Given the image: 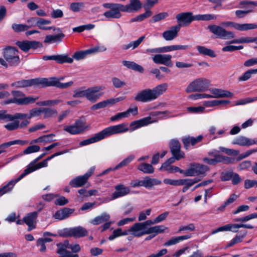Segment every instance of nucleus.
I'll use <instances>...</instances> for the list:
<instances>
[{
	"label": "nucleus",
	"mask_w": 257,
	"mask_h": 257,
	"mask_svg": "<svg viewBox=\"0 0 257 257\" xmlns=\"http://www.w3.org/2000/svg\"><path fill=\"white\" fill-rule=\"evenodd\" d=\"M208 28L212 33L218 38L230 39L233 38L235 36L234 34L232 32L226 31L222 27L216 25H209Z\"/></svg>",
	"instance_id": "11"
},
{
	"label": "nucleus",
	"mask_w": 257,
	"mask_h": 257,
	"mask_svg": "<svg viewBox=\"0 0 257 257\" xmlns=\"http://www.w3.org/2000/svg\"><path fill=\"white\" fill-rule=\"evenodd\" d=\"M57 35H49L46 36L44 43H53L57 42H60L65 37V34L62 32H58Z\"/></svg>",
	"instance_id": "32"
},
{
	"label": "nucleus",
	"mask_w": 257,
	"mask_h": 257,
	"mask_svg": "<svg viewBox=\"0 0 257 257\" xmlns=\"http://www.w3.org/2000/svg\"><path fill=\"white\" fill-rule=\"evenodd\" d=\"M74 211V209L64 208L56 211L53 216L56 219L63 220L68 218Z\"/></svg>",
	"instance_id": "28"
},
{
	"label": "nucleus",
	"mask_w": 257,
	"mask_h": 257,
	"mask_svg": "<svg viewBox=\"0 0 257 257\" xmlns=\"http://www.w3.org/2000/svg\"><path fill=\"white\" fill-rule=\"evenodd\" d=\"M43 78H37L31 79H22L15 81L11 86L15 88H21L34 86L43 87Z\"/></svg>",
	"instance_id": "9"
},
{
	"label": "nucleus",
	"mask_w": 257,
	"mask_h": 257,
	"mask_svg": "<svg viewBox=\"0 0 257 257\" xmlns=\"http://www.w3.org/2000/svg\"><path fill=\"white\" fill-rule=\"evenodd\" d=\"M104 86H95L87 88L86 99L91 102H95L104 94L101 92L105 89Z\"/></svg>",
	"instance_id": "13"
},
{
	"label": "nucleus",
	"mask_w": 257,
	"mask_h": 257,
	"mask_svg": "<svg viewBox=\"0 0 257 257\" xmlns=\"http://www.w3.org/2000/svg\"><path fill=\"white\" fill-rule=\"evenodd\" d=\"M169 147L172 155L175 157L177 160L184 158V153L181 151L180 144L177 140H172L169 143Z\"/></svg>",
	"instance_id": "19"
},
{
	"label": "nucleus",
	"mask_w": 257,
	"mask_h": 257,
	"mask_svg": "<svg viewBox=\"0 0 257 257\" xmlns=\"http://www.w3.org/2000/svg\"><path fill=\"white\" fill-rule=\"evenodd\" d=\"M90 127V124H86L85 121L78 119L73 124L65 126L64 130L71 135H77L88 130Z\"/></svg>",
	"instance_id": "6"
},
{
	"label": "nucleus",
	"mask_w": 257,
	"mask_h": 257,
	"mask_svg": "<svg viewBox=\"0 0 257 257\" xmlns=\"http://www.w3.org/2000/svg\"><path fill=\"white\" fill-rule=\"evenodd\" d=\"M87 89H84L83 87H81L77 89L74 91V93L72 95L73 97H86V98Z\"/></svg>",
	"instance_id": "59"
},
{
	"label": "nucleus",
	"mask_w": 257,
	"mask_h": 257,
	"mask_svg": "<svg viewBox=\"0 0 257 257\" xmlns=\"http://www.w3.org/2000/svg\"><path fill=\"white\" fill-rule=\"evenodd\" d=\"M217 16L213 14H198L195 15V21H210L216 20Z\"/></svg>",
	"instance_id": "48"
},
{
	"label": "nucleus",
	"mask_w": 257,
	"mask_h": 257,
	"mask_svg": "<svg viewBox=\"0 0 257 257\" xmlns=\"http://www.w3.org/2000/svg\"><path fill=\"white\" fill-rule=\"evenodd\" d=\"M0 120L6 121L13 120V115L8 113L6 110H0Z\"/></svg>",
	"instance_id": "64"
},
{
	"label": "nucleus",
	"mask_w": 257,
	"mask_h": 257,
	"mask_svg": "<svg viewBox=\"0 0 257 257\" xmlns=\"http://www.w3.org/2000/svg\"><path fill=\"white\" fill-rule=\"evenodd\" d=\"M90 55L89 49L75 52L73 55V58L76 60L84 59L87 55Z\"/></svg>",
	"instance_id": "55"
},
{
	"label": "nucleus",
	"mask_w": 257,
	"mask_h": 257,
	"mask_svg": "<svg viewBox=\"0 0 257 257\" xmlns=\"http://www.w3.org/2000/svg\"><path fill=\"white\" fill-rule=\"evenodd\" d=\"M51 23V21L48 20H45L42 18H39L36 22V25L38 26L40 29L42 30H51L53 29L54 31L60 32L61 29L59 28H56L55 27H46L45 25H49Z\"/></svg>",
	"instance_id": "30"
},
{
	"label": "nucleus",
	"mask_w": 257,
	"mask_h": 257,
	"mask_svg": "<svg viewBox=\"0 0 257 257\" xmlns=\"http://www.w3.org/2000/svg\"><path fill=\"white\" fill-rule=\"evenodd\" d=\"M84 7V4L82 2L72 3L70 5V9L74 12H78Z\"/></svg>",
	"instance_id": "58"
},
{
	"label": "nucleus",
	"mask_w": 257,
	"mask_h": 257,
	"mask_svg": "<svg viewBox=\"0 0 257 257\" xmlns=\"http://www.w3.org/2000/svg\"><path fill=\"white\" fill-rule=\"evenodd\" d=\"M209 170L207 166L198 163L191 164L189 168L185 170V176H204Z\"/></svg>",
	"instance_id": "10"
},
{
	"label": "nucleus",
	"mask_w": 257,
	"mask_h": 257,
	"mask_svg": "<svg viewBox=\"0 0 257 257\" xmlns=\"http://www.w3.org/2000/svg\"><path fill=\"white\" fill-rule=\"evenodd\" d=\"M168 228L164 225H157L149 228L147 227V234L155 233V235L164 232Z\"/></svg>",
	"instance_id": "45"
},
{
	"label": "nucleus",
	"mask_w": 257,
	"mask_h": 257,
	"mask_svg": "<svg viewBox=\"0 0 257 257\" xmlns=\"http://www.w3.org/2000/svg\"><path fill=\"white\" fill-rule=\"evenodd\" d=\"M257 73V69H250L244 72L241 76H240L238 80L239 81H245L248 80L253 74Z\"/></svg>",
	"instance_id": "54"
},
{
	"label": "nucleus",
	"mask_w": 257,
	"mask_h": 257,
	"mask_svg": "<svg viewBox=\"0 0 257 257\" xmlns=\"http://www.w3.org/2000/svg\"><path fill=\"white\" fill-rule=\"evenodd\" d=\"M209 91L212 94L213 98H231L233 96L232 93L222 89L212 88Z\"/></svg>",
	"instance_id": "23"
},
{
	"label": "nucleus",
	"mask_w": 257,
	"mask_h": 257,
	"mask_svg": "<svg viewBox=\"0 0 257 257\" xmlns=\"http://www.w3.org/2000/svg\"><path fill=\"white\" fill-rule=\"evenodd\" d=\"M62 102L61 99H57L54 100H47L44 101H38L36 103L39 106H55Z\"/></svg>",
	"instance_id": "51"
},
{
	"label": "nucleus",
	"mask_w": 257,
	"mask_h": 257,
	"mask_svg": "<svg viewBox=\"0 0 257 257\" xmlns=\"http://www.w3.org/2000/svg\"><path fill=\"white\" fill-rule=\"evenodd\" d=\"M72 233L73 237L80 238L86 235L87 233V231L82 226H78L72 228Z\"/></svg>",
	"instance_id": "42"
},
{
	"label": "nucleus",
	"mask_w": 257,
	"mask_h": 257,
	"mask_svg": "<svg viewBox=\"0 0 257 257\" xmlns=\"http://www.w3.org/2000/svg\"><path fill=\"white\" fill-rule=\"evenodd\" d=\"M12 28L15 32L19 33L28 30L30 27L24 24H13L12 26Z\"/></svg>",
	"instance_id": "56"
},
{
	"label": "nucleus",
	"mask_w": 257,
	"mask_h": 257,
	"mask_svg": "<svg viewBox=\"0 0 257 257\" xmlns=\"http://www.w3.org/2000/svg\"><path fill=\"white\" fill-rule=\"evenodd\" d=\"M179 30V26H173L169 30L164 31L162 34V36L166 41H172L177 37Z\"/></svg>",
	"instance_id": "27"
},
{
	"label": "nucleus",
	"mask_w": 257,
	"mask_h": 257,
	"mask_svg": "<svg viewBox=\"0 0 257 257\" xmlns=\"http://www.w3.org/2000/svg\"><path fill=\"white\" fill-rule=\"evenodd\" d=\"M106 47L102 45H97L89 49L90 54L104 52L106 50Z\"/></svg>",
	"instance_id": "60"
},
{
	"label": "nucleus",
	"mask_w": 257,
	"mask_h": 257,
	"mask_svg": "<svg viewBox=\"0 0 257 257\" xmlns=\"http://www.w3.org/2000/svg\"><path fill=\"white\" fill-rule=\"evenodd\" d=\"M40 159L38 157L33 161H32L27 167L26 169L22 173L24 176L29 174V171L34 168L37 164V162L40 160Z\"/></svg>",
	"instance_id": "61"
},
{
	"label": "nucleus",
	"mask_w": 257,
	"mask_h": 257,
	"mask_svg": "<svg viewBox=\"0 0 257 257\" xmlns=\"http://www.w3.org/2000/svg\"><path fill=\"white\" fill-rule=\"evenodd\" d=\"M41 148L39 146L37 145H32L29 146L27 149H26L24 152L23 154L25 155L30 154L31 153H34L36 152H38L40 150Z\"/></svg>",
	"instance_id": "63"
},
{
	"label": "nucleus",
	"mask_w": 257,
	"mask_h": 257,
	"mask_svg": "<svg viewBox=\"0 0 257 257\" xmlns=\"http://www.w3.org/2000/svg\"><path fill=\"white\" fill-rule=\"evenodd\" d=\"M104 8L108 9L109 10L104 12L103 16L107 20H110L112 19H119L121 17L122 8L121 4L115 3H104L102 5Z\"/></svg>",
	"instance_id": "5"
},
{
	"label": "nucleus",
	"mask_w": 257,
	"mask_h": 257,
	"mask_svg": "<svg viewBox=\"0 0 257 257\" xmlns=\"http://www.w3.org/2000/svg\"><path fill=\"white\" fill-rule=\"evenodd\" d=\"M122 64L129 69L137 71L139 72L143 73L144 72L143 67L133 61H123Z\"/></svg>",
	"instance_id": "39"
},
{
	"label": "nucleus",
	"mask_w": 257,
	"mask_h": 257,
	"mask_svg": "<svg viewBox=\"0 0 257 257\" xmlns=\"http://www.w3.org/2000/svg\"><path fill=\"white\" fill-rule=\"evenodd\" d=\"M60 81V79L56 77L43 78V87L56 86L59 88L64 89L71 86L73 84V82L72 81L66 83H61Z\"/></svg>",
	"instance_id": "14"
},
{
	"label": "nucleus",
	"mask_w": 257,
	"mask_h": 257,
	"mask_svg": "<svg viewBox=\"0 0 257 257\" xmlns=\"http://www.w3.org/2000/svg\"><path fill=\"white\" fill-rule=\"evenodd\" d=\"M12 122L9 123L4 125V127L8 131H12L18 128H24L27 127L30 123L28 120H24L21 122L18 119H15Z\"/></svg>",
	"instance_id": "21"
},
{
	"label": "nucleus",
	"mask_w": 257,
	"mask_h": 257,
	"mask_svg": "<svg viewBox=\"0 0 257 257\" xmlns=\"http://www.w3.org/2000/svg\"><path fill=\"white\" fill-rule=\"evenodd\" d=\"M37 216L38 212L35 211L28 213L24 217V223L28 226V231H31L36 227L34 223L37 218Z\"/></svg>",
	"instance_id": "26"
},
{
	"label": "nucleus",
	"mask_w": 257,
	"mask_h": 257,
	"mask_svg": "<svg viewBox=\"0 0 257 257\" xmlns=\"http://www.w3.org/2000/svg\"><path fill=\"white\" fill-rule=\"evenodd\" d=\"M103 139L102 136L100 132L95 134L92 137L81 141L80 142L79 145L80 146H87L89 144L99 142Z\"/></svg>",
	"instance_id": "34"
},
{
	"label": "nucleus",
	"mask_w": 257,
	"mask_h": 257,
	"mask_svg": "<svg viewBox=\"0 0 257 257\" xmlns=\"http://www.w3.org/2000/svg\"><path fill=\"white\" fill-rule=\"evenodd\" d=\"M196 49L199 54L205 56H208L212 58L216 57V54L214 51L202 46H197Z\"/></svg>",
	"instance_id": "40"
},
{
	"label": "nucleus",
	"mask_w": 257,
	"mask_h": 257,
	"mask_svg": "<svg viewBox=\"0 0 257 257\" xmlns=\"http://www.w3.org/2000/svg\"><path fill=\"white\" fill-rule=\"evenodd\" d=\"M42 114L44 115V118H46L56 116L57 111L54 108L42 107Z\"/></svg>",
	"instance_id": "50"
},
{
	"label": "nucleus",
	"mask_w": 257,
	"mask_h": 257,
	"mask_svg": "<svg viewBox=\"0 0 257 257\" xmlns=\"http://www.w3.org/2000/svg\"><path fill=\"white\" fill-rule=\"evenodd\" d=\"M29 142L27 141L24 140H14L11 141L7 143H3L0 145V149H4L7 148L12 145H20L21 146H23L25 145L28 144Z\"/></svg>",
	"instance_id": "43"
},
{
	"label": "nucleus",
	"mask_w": 257,
	"mask_h": 257,
	"mask_svg": "<svg viewBox=\"0 0 257 257\" xmlns=\"http://www.w3.org/2000/svg\"><path fill=\"white\" fill-rule=\"evenodd\" d=\"M41 114H42V107L34 108L31 109L29 113H16L13 115V120L17 119L30 121L32 118L39 116Z\"/></svg>",
	"instance_id": "15"
},
{
	"label": "nucleus",
	"mask_w": 257,
	"mask_h": 257,
	"mask_svg": "<svg viewBox=\"0 0 257 257\" xmlns=\"http://www.w3.org/2000/svg\"><path fill=\"white\" fill-rule=\"evenodd\" d=\"M241 235L237 234L234 238H233L228 244V246H231L234 244L240 242L242 239L246 236L247 231L243 230L241 231Z\"/></svg>",
	"instance_id": "53"
},
{
	"label": "nucleus",
	"mask_w": 257,
	"mask_h": 257,
	"mask_svg": "<svg viewBox=\"0 0 257 257\" xmlns=\"http://www.w3.org/2000/svg\"><path fill=\"white\" fill-rule=\"evenodd\" d=\"M229 102V100L214 99L205 101L203 102V105L206 107H214L221 104H226Z\"/></svg>",
	"instance_id": "41"
},
{
	"label": "nucleus",
	"mask_w": 257,
	"mask_h": 257,
	"mask_svg": "<svg viewBox=\"0 0 257 257\" xmlns=\"http://www.w3.org/2000/svg\"><path fill=\"white\" fill-rule=\"evenodd\" d=\"M115 191L112 193L110 200L124 196L128 194L130 192L129 188L125 187L123 184H119L115 187Z\"/></svg>",
	"instance_id": "24"
},
{
	"label": "nucleus",
	"mask_w": 257,
	"mask_h": 257,
	"mask_svg": "<svg viewBox=\"0 0 257 257\" xmlns=\"http://www.w3.org/2000/svg\"><path fill=\"white\" fill-rule=\"evenodd\" d=\"M191 235H185L173 237L164 243V245L165 246H169L172 245L176 244L184 240L189 239L191 237Z\"/></svg>",
	"instance_id": "33"
},
{
	"label": "nucleus",
	"mask_w": 257,
	"mask_h": 257,
	"mask_svg": "<svg viewBox=\"0 0 257 257\" xmlns=\"http://www.w3.org/2000/svg\"><path fill=\"white\" fill-rule=\"evenodd\" d=\"M38 99V97H34L32 96L26 97L25 95L22 99H18V105H27L34 103Z\"/></svg>",
	"instance_id": "52"
},
{
	"label": "nucleus",
	"mask_w": 257,
	"mask_h": 257,
	"mask_svg": "<svg viewBox=\"0 0 257 257\" xmlns=\"http://www.w3.org/2000/svg\"><path fill=\"white\" fill-rule=\"evenodd\" d=\"M128 234L136 237H140L147 234V227H144L141 222L136 223L127 230Z\"/></svg>",
	"instance_id": "20"
},
{
	"label": "nucleus",
	"mask_w": 257,
	"mask_h": 257,
	"mask_svg": "<svg viewBox=\"0 0 257 257\" xmlns=\"http://www.w3.org/2000/svg\"><path fill=\"white\" fill-rule=\"evenodd\" d=\"M232 144L241 146H251L254 144L257 145V138L250 139L243 136H239L232 141Z\"/></svg>",
	"instance_id": "25"
},
{
	"label": "nucleus",
	"mask_w": 257,
	"mask_h": 257,
	"mask_svg": "<svg viewBox=\"0 0 257 257\" xmlns=\"http://www.w3.org/2000/svg\"><path fill=\"white\" fill-rule=\"evenodd\" d=\"M135 158V156L131 155L120 162L118 165L115 167V169H119L123 167L127 166L130 163H131Z\"/></svg>",
	"instance_id": "57"
},
{
	"label": "nucleus",
	"mask_w": 257,
	"mask_h": 257,
	"mask_svg": "<svg viewBox=\"0 0 257 257\" xmlns=\"http://www.w3.org/2000/svg\"><path fill=\"white\" fill-rule=\"evenodd\" d=\"M109 219L110 215L108 213L104 212L91 220L90 221V223L94 225H98L108 221Z\"/></svg>",
	"instance_id": "38"
},
{
	"label": "nucleus",
	"mask_w": 257,
	"mask_h": 257,
	"mask_svg": "<svg viewBox=\"0 0 257 257\" xmlns=\"http://www.w3.org/2000/svg\"><path fill=\"white\" fill-rule=\"evenodd\" d=\"M55 58V61L59 64L71 63L73 61V58L69 57L67 54L56 55Z\"/></svg>",
	"instance_id": "47"
},
{
	"label": "nucleus",
	"mask_w": 257,
	"mask_h": 257,
	"mask_svg": "<svg viewBox=\"0 0 257 257\" xmlns=\"http://www.w3.org/2000/svg\"><path fill=\"white\" fill-rule=\"evenodd\" d=\"M199 180L196 179H181V186L185 185V186L190 188L193 185L197 183Z\"/></svg>",
	"instance_id": "62"
},
{
	"label": "nucleus",
	"mask_w": 257,
	"mask_h": 257,
	"mask_svg": "<svg viewBox=\"0 0 257 257\" xmlns=\"http://www.w3.org/2000/svg\"><path fill=\"white\" fill-rule=\"evenodd\" d=\"M16 44L24 52H27L30 49H37L43 47L41 42L36 41H17Z\"/></svg>",
	"instance_id": "16"
},
{
	"label": "nucleus",
	"mask_w": 257,
	"mask_h": 257,
	"mask_svg": "<svg viewBox=\"0 0 257 257\" xmlns=\"http://www.w3.org/2000/svg\"><path fill=\"white\" fill-rule=\"evenodd\" d=\"M161 183V181L149 177H146L143 179V186L148 189H151L154 186L160 185Z\"/></svg>",
	"instance_id": "35"
},
{
	"label": "nucleus",
	"mask_w": 257,
	"mask_h": 257,
	"mask_svg": "<svg viewBox=\"0 0 257 257\" xmlns=\"http://www.w3.org/2000/svg\"><path fill=\"white\" fill-rule=\"evenodd\" d=\"M142 7V4L139 0H130V3L126 5H121L122 12L133 13L138 11Z\"/></svg>",
	"instance_id": "22"
},
{
	"label": "nucleus",
	"mask_w": 257,
	"mask_h": 257,
	"mask_svg": "<svg viewBox=\"0 0 257 257\" xmlns=\"http://www.w3.org/2000/svg\"><path fill=\"white\" fill-rule=\"evenodd\" d=\"M138 169L145 174H152L154 172L152 165L148 163L141 164L138 166Z\"/></svg>",
	"instance_id": "46"
},
{
	"label": "nucleus",
	"mask_w": 257,
	"mask_h": 257,
	"mask_svg": "<svg viewBox=\"0 0 257 257\" xmlns=\"http://www.w3.org/2000/svg\"><path fill=\"white\" fill-rule=\"evenodd\" d=\"M3 56L11 66L18 65L20 62L19 51L15 48L9 46L4 48Z\"/></svg>",
	"instance_id": "7"
},
{
	"label": "nucleus",
	"mask_w": 257,
	"mask_h": 257,
	"mask_svg": "<svg viewBox=\"0 0 257 257\" xmlns=\"http://www.w3.org/2000/svg\"><path fill=\"white\" fill-rule=\"evenodd\" d=\"M145 10L146 12L144 13L140 14L138 16L132 19L131 20V22H142L144 21L145 19L151 17L152 15V12L151 10Z\"/></svg>",
	"instance_id": "49"
},
{
	"label": "nucleus",
	"mask_w": 257,
	"mask_h": 257,
	"mask_svg": "<svg viewBox=\"0 0 257 257\" xmlns=\"http://www.w3.org/2000/svg\"><path fill=\"white\" fill-rule=\"evenodd\" d=\"M208 155L210 157H205L202 161L210 165H215L218 163L230 164L234 163L235 161L234 158L220 155L217 150L209 151Z\"/></svg>",
	"instance_id": "3"
},
{
	"label": "nucleus",
	"mask_w": 257,
	"mask_h": 257,
	"mask_svg": "<svg viewBox=\"0 0 257 257\" xmlns=\"http://www.w3.org/2000/svg\"><path fill=\"white\" fill-rule=\"evenodd\" d=\"M172 116L173 115H171V112L169 111L153 112L147 117L132 122L130 126L132 127V130L134 131L149 124L156 122L159 120Z\"/></svg>",
	"instance_id": "2"
},
{
	"label": "nucleus",
	"mask_w": 257,
	"mask_h": 257,
	"mask_svg": "<svg viewBox=\"0 0 257 257\" xmlns=\"http://www.w3.org/2000/svg\"><path fill=\"white\" fill-rule=\"evenodd\" d=\"M129 128L127 123H122L119 124L107 127L100 131L103 139L108 137L110 136L125 133Z\"/></svg>",
	"instance_id": "8"
},
{
	"label": "nucleus",
	"mask_w": 257,
	"mask_h": 257,
	"mask_svg": "<svg viewBox=\"0 0 257 257\" xmlns=\"http://www.w3.org/2000/svg\"><path fill=\"white\" fill-rule=\"evenodd\" d=\"M145 37L144 36H141L137 40L132 41L127 44H125L122 46V48L123 50H126L129 49L134 50L137 48L141 43L144 41Z\"/></svg>",
	"instance_id": "37"
},
{
	"label": "nucleus",
	"mask_w": 257,
	"mask_h": 257,
	"mask_svg": "<svg viewBox=\"0 0 257 257\" xmlns=\"http://www.w3.org/2000/svg\"><path fill=\"white\" fill-rule=\"evenodd\" d=\"M176 19L178 23V26L185 27L190 25L195 20V16L191 12L181 13L176 16Z\"/></svg>",
	"instance_id": "17"
},
{
	"label": "nucleus",
	"mask_w": 257,
	"mask_h": 257,
	"mask_svg": "<svg viewBox=\"0 0 257 257\" xmlns=\"http://www.w3.org/2000/svg\"><path fill=\"white\" fill-rule=\"evenodd\" d=\"M203 138L201 135L196 138L192 137H186L182 139V142L186 149H188L191 146H194L197 143L200 142Z\"/></svg>",
	"instance_id": "29"
},
{
	"label": "nucleus",
	"mask_w": 257,
	"mask_h": 257,
	"mask_svg": "<svg viewBox=\"0 0 257 257\" xmlns=\"http://www.w3.org/2000/svg\"><path fill=\"white\" fill-rule=\"evenodd\" d=\"M166 83L158 85L153 89H145L135 95L134 99L137 101L147 102L154 100L165 92L168 88Z\"/></svg>",
	"instance_id": "1"
},
{
	"label": "nucleus",
	"mask_w": 257,
	"mask_h": 257,
	"mask_svg": "<svg viewBox=\"0 0 257 257\" xmlns=\"http://www.w3.org/2000/svg\"><path fill=\"white\" fill-rule=\"evenodd\" d=\"M210 81L204 77L196 78L189 83L185 88L187 93L202 92L208 89Z\"/></svg>",
	"instance_id": "4"
},
{
	"label": "nucleus",
	"mask_w": 257,
	"mask_h": 257,
	"mask_svg": "<svg viewBox=\"0 0 257 257\" xmlns=\"http://www.w3.org/2000/svg\"><path fill=\"white\" fill-rule=\"evenodd\" d=\"M95 170V167H92L83 175L77 176L69 182V185L74 188H79L84 186L88 178L92 175Z\"/></svg>",
	"instance_id": "12"
},
{
	"label": "nucleus",
	"mask_w": 257,
	"mask_h": 257,
	"mask_svg": "<svg viewBox=\"0 0 257 257\" xmlns=\"http://www.w3.org/2000/svg\"><path fill=\"white\" fill-rule=\"evenodd\" d=\"M234 29L240 31H247L249 30H253L257 29L256 24H239L236 23L235 24Z\"/></svg>",
	"instance_id": "36"
},
{
	"label": "nucleus",
	"mask_w": 257,
	"mask_h": 257,
	"mask_svg": "<svg viewBox=\"0 0 257 257\" xmlns=\"http://www.w3.org/2000/svg\"><path fill=\"white\" fill-rule=\"evenodd\" d=\"M172 56L170 54L158 53L152 57L153 62L157 64H163L168 67L173 66Z\"/></svg>",
	"instance_id": "18"
},
{
	"label": "nucleus",
	"mask_w": 257,
	"mask_h": 257,
	"mask_svg": "<svg viewBox=\"0 0 257 257\" xmlns=\"http://www.w3.org/2000/svg\"><path fill=\"white\" fill-rule=\"evenodd\" d=\"M128 234V231L127 230L122 231L121 228H118L113 231L112 234L109 236L108 239L109 240H113L117 237Z\"/></svg>",
	"instance_id": "44"
},
{
	"label": "nucleus",
	"mask_w": 257,
	"mask_h": 257,
	"mask_svg": "<svg viewBox=\"0 0 257 257\" xmlns=\"http://www.w3.org/2000/svg\"><path fill=\"white\" fill-rule=\"evenodd\" d=\"M24 177L25 176L21 174V175L16 179L10 181L7 184L0 188L1 192H3L4 194L9 192L13 189L15 184Z\"/></svg>",
	"instance_id": "31"
}]
</instances>
